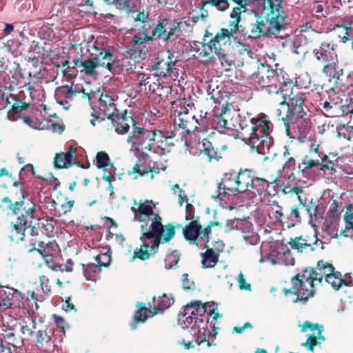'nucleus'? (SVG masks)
<instances>
[{"mask_svg":"<svg viewBox=\"0 0 353 353\" xmlns=\"http://www.w3.org/2000/svg\"><path fill=\"white\" fill-rule=\"evenodd\" d=\"M258 11L261 17L250 23L245 34L249 39L279 33L288 23L281 0H258Z\"/></svg>","mask_w":353,"mask_h":353,"instance_id":"f257e3e1","label":"nucleus"},{"mask_svg":"<svg viewBox=\"0 0 353 353\" xmlns=\"http://www.w3.org/2000/svg\"><path fill=\"white\" fill-rule=\"evenodd\" d=\"M217 305L213 302L203 304L199 301L191 302L184 307L183 313L179 314V321L183 329H189L191 334L197 345L205 342L208 347L212 344L207 337L210 336V332L207 328V323L205 322L203 314L208 313L213 319L216 320L221 315L216 312Z\"/></svg>","mask_w":353,"mask_h":353,"instance_id":"f03ea898","label":"nucleus"},{"mask_svg":"<svg viewBox=\"0 0 353 353\" xmlns=\"http://www.w3.org/2000/svg\"><path fill=\"white\" fill-rule=\"evenodd\" d=\"M270 123L264 114L259 118L252 117L248 113L239 116V125L242 130V139L248 141L258 154H267L272 146V140L269 134Z\"/></svg>","mask_w":353,"mask_h":353,"instance_id":"7ed1b4c3","label":"nucleus"},{"mask_svg":"<svg viewBox=\"0 0 353 353\" xmlns=\"http://www.w3.org/2000/svg\"><path fill=\"white\" fill-rule=\"evenodd\" d=\"M88 51L92 59L73 60L72 65H68V67L76 69L77 71L88 76L96 75L95 70L99 66L105 67L108 70L112 71L113 56L103 47L100 42L96 41L90 44L88 47Z\"/></svg>","mask_w":353,"mask_h":353,"instance_id":"20e7f679","label":"nucleus"},{"mask_svg":"<svg viewBox=\"0 0 353 353\" xmlns=\"http://www.w3.org/2000/svg\"><path fill=\"white\" fill-rule=\"evenodd\" d=\"M268 94L272 95V99L279 103V108L277 109V115L282 120V117L288 115L294 110L296 106L294 105L291 108V103L297 101L298 104H303L304 99L303 94L299 91L292 81L281 80V84L276 83L271 88H266Z\"/></svg>","mask_w":353,"mask_h":353,"instance_id":"39448f33","label":"nucleus"},{"mask_svg":"<svg viewBox=\"0 0 353 353\" xmlns=\"http://www.w3.org/2000/svg\"><path fill=\"white\" fill-rule=\"evenodd\" d=\"M141 232L140 248L134 251V256L141 260H146L154 255L160 243L169 242L175 235V228L171 224L166 225L163 232H154L151 230Z\"/></svg>","mask_w":353,"mask_h":353,"instance_id":"423d86ee","label":"nucleus"},{"mask_svg":"<svg viewBox=\"0 0 353 353\" xmlns=\"http://www.w3.org/2000/svg\"><path fill=\"white\" fill-rule=\"evenodd\" d=\"M35 205L32 201L22 192V198L8 206L17 216L15 222L12 223L11 238L15 241L23 240L24 232L26 230L27 220L33 218Z\"/></svg>","mask_w":353,"mask_h":353,"instance_id":"0eeeda50","label":"nucleus"},{"mask_svg":"<svg viewBox=\"0 0 353 353\" xmlns=\"http://www.w3.org/2000/svg\"><path fill=\"white\" fill-rule=\"evenodd\" d=\"M252 182V174L249 170L241 171L237 175L230 174L228 178L226 174L224 181L218 185V194H212V199L216 201H222L225 197L227 191H230L234 194L245 193L250 198Z\"/></svg>","mask_w":353,"mask_h":353,"instance_id":"6e6552de","label":"nucleus"},{"mask_svg":"<svg viewBox=\"0 0 353 353\" xmlns=\"http://www.w3.org/2000/svg\"><path fill=\"white\" fill-rule=\"evenodd\" d=\"M129 121L132 124V129L128 134L127 143L132 149L137 151H152L156 154L162 153V145H154L155 131L137 125L131 117Z\"/></svg>","mask_w":353,"mask_h":353,"instance_id":"1a4fd4ad","label":"nucleus"},{"mask_svg":"<svg viewBox=\"0 0 353 353\" xmlns=\"http://www.w3.org/2000/svg\"><path fill=\"white\" fill-rule=\"evenodd\" d=\"M297 101L294 103H291V108L296 106L294 110L288 115L282 117V121L285 126V132L290 138H295V136H291L290 128L297 129V139L303 143L305 142L309 137L310 132L311 123L307 118L305 117V113L303 110V103L298 104Z\"/></svg>","mask_w":353,"mask_h":353,"instance_id":"9d476101","label":"nucleus"},{"mask_svg":"<svg viewBox=\"0 0 353 353\" xmlns=\"http://www.w3.org/2000/svg\"><path fill=\"white\" fill-rule=\"evenodd\" d=\"M152 201H145L142 202L140 201L139 203L137 201H134V206L131 210L134 214L137 220L141 223V231L151 230L154 232H163L165 230V225L161 223V218L157 214L154 212L153 208L150 203Z\"/></svg>","mask_w":353,"mask_h":353,"instance_id":"9b49d317","label":"nucleus"},{"mask_svg":"<svg viewBox=\"0 0 353 353\" xmlns=\"http://www.w3.org/2000/svg\"><path fill=\"white\" fill-rule=\"evenodd\" d=\"M313 275L312 268H305L292 279L291 288L284 289V294L285 295L290 293L294 294L296 297L293 299L294 302L298 301H306L314 293Z\"/></svg>","mask_w":353,"mask_h":353,"instance_id":"f8f14e48","label":"nucleus"},{"mask_svg":"<svg viewBox=\"0 0 353 353\" xmlns=\"http://www.w3.org/2000/svg\"><path fill=\"white\" fill-rule=\"evenodd\" d=\"M159 76L170 77L174 81H183L184 72L177 61L176 57L170 50H163L158 54L153 65Z\"/></svg>","mask_w":353,"mask_h":353,"instance_id":"ddd939ff","label":"nucleus"},{"mask_svg":"<svg viewBox=\"0 0 353 353\" xmlns=\"http://www.w3.org/2000/svg\"><path fill=\"white\" fill-rule=\"evenodd\" d=\"M199 119L193 112H190L187 108H183L174 118L176 125L184 130L180 134L183 136L186 132L190 134L194 131L203 132L209 125L210 120L207 117V112L203 116L201 114Z\"/></svg>","mask_w":353,"mask_h":353,"instance_id":"4468645a","label":"nucleus"},{"mask_svg":"<svg viewBox=\"0 0 353 353\" xmlns=\"http://www.w3.org/2000/svg\"><path fill=\"white\" fill-rule=\"evenodd\" d=\"M114 99L108 94H101L99 99V108L108 119H111L114 130L118 134H125L130 129V124L127 118H118L119 121L114 117L117 112V108L114 103Z\"/></svg>","mask_w":353,"mask_h":353,"instance_id":"2eb2a0df","label":"nucleus"},{"mask_svg":"<svg viewBox=\"0 0 353 353\" xmlns=\"http://www.w3.org/2000/svg\"><path fill=\"white\" fill-rule=\"evenodd\" d=\"M153 301L157 302V305L153 309L147 308L141 303L137 304V310L134 315L135 323H144L148 318L152 317L159 312L169 308L174 303V298L172 294H163L162 296H159L157 299L154 296Z\"/></svg>","mask_w":353,"mask_h":353,"instance_id":"dca6fc26","label":"nucleus"},{"mask_svg":"<svg viewBox=\"0 0 353 353\" xmlns=\"http://www.w3.org/2000/svg\"><path fill=\"white\" fill-rule=\"evenodd\" d=\"M228 46L225 42L221 43L219 39H216V34L208 43H201L200 47L196 50V52L200 57L208 59L218 57L221 63L225 61L228 65H230L227 59L226 49Z\"/></svg>","mask_w":353,"mask_h":353,"instance_id":"f3484780","label":"nucleus"},{"mask_svg":"<svg viewBox=\"0 0 353 353\" xmlns=\"http://www.w3.org/2000/svg\"><path fill=\"white\" fill-rule=\"evenodd\" d=\"M283 77L281 73L279 74L268 65H261L259 67L258 71L252 75L254 83L261 85L265 91L266 88H271L276 83L280 85Z\"/></svg>","mask_w":353,"mask_h":353,"instance_id":"a211bd4d","label":"nucleus"},{"mask_svg":"<svg viewBox=\"0 0 353 353\" xmlns=\"http://www.w3.org/2000/svg\"><path fill=\"white\" fill-rule=\"evenodd\" d=\"M323 329V326L318 324H312L309 321L304 322L301 326V331L306 332L310 330L312 333L307 335L306 342L303 343L302 345L313 351L314 346L321 344L325 340L322 336Z\"/></svg>","mask_w":353,"mask_h":353,"instance_id":"6ab92c4d","label":"nucleus"},{"mask_svg":"<svg viewBox=\"0 0 353 353\" xmlns=\"http://www.w3.org/2000/svg\"><path fill=\"white\" fill-rule=\"evenodd\" d=\"M313 54L315 58L325 65L330 63L338 62L335 45L329 42H322L321 45L314 49Z\"/></svg>","mask_w":353,"mask_h":353,"instance_id":"aec40b11","label":"nucleus"},{"mask_svg":"<svg viewBox=\"0 0 353 353\" xmlns=\"http://www.w3.org/2000/svg\"><path fill=\"white\" fill-rule=\"evenodd\" d=\"M201 227L196 221H192L187 225L183 231L184 237L186 240L191 241L196 245V241L200 237L203 241L208 242L209 241V235L211 233V228L207 227L203 231L201 230Z\"/></svg>","mask_w":353,"mask_h":353,"instance_id":"412c9836","label":"nucleus"},{"mask_svg":"<svg viewBox=\"0 0 353 353\" xmlns=\"http://www.w3.org/2000/svg\"><path fill=\"white\" fill-rule=\"evenodd\" d=\"M337 63L334 62L325 65L322 72L329 78V81L332 82L336 88H343L346 85L345 76L344 75L343 69L339 67Z\"/></svg>","mask_w":353,"mask_h":353,"instance_id":"4be33fe9","label":"nucleus"},{"mask_svg":"<svg viewBox=\"0 0 353 353\" xmlns=\"http://www.w3.org/2000/svg\"><path fill=\"white\" fill-rule=\"evenodd\" d=\"M289 244L292 249L298 252H302L304 250L314 251L319 245H321V249L323 248L322 241L316 239L314 243H311L308 236L303 237V236L291 239Z\"/></svg>","mask_w":353,"mask_h":353,"instance_id":"5701e85b","label":"nucleus"},{"mask_svg":"<svg viewBox=\"0 0 353 353\" xmlns=\"http://www.w3.org/2000/svg\"><path fill=\"white\" fill-rule=\"evenodd\" d=\"M240 21L232 19L229 23V28H222L216 33V39H219L221 43H225L229 46L232 40L236 38V34L239 32Z\"/></svg>","mask_w":353,"mask_h":353,"instance_id":"b1692460","label":"nucleus"},{"mask_svg":"<svg viewBox=\"0 0 353 353\" xmlns=\"http://www.w3.org/2000/svg\"><path fill=\"white\" fill-rule=\"evenodd\" d=\"M77 148H70L69 151L61 152L54 157V166L56 168H67L77 163Z\"/></svg>","mask_w":353,"mask_h":353,"instance_id":"393cba45","label":"nucleus"},{"mask_svg":"<svg viewBox=\"0 0 353 353\" xmlns=\"http://www.w3.org/2000/svg\"><path fill=\"white\" fill-rule=\"evenodd\" d=\"M330 285L332 288L338 291L344 286H347L352 283V277L347 274L342 275L339 272H334L326 278L325 281Z\"/></svg>","mask_w":353,"mask_h":353,"instance_id":"a878e982","label":"nucleus"},{"mask_svg":"<svg viewBox=\"0 0 353 353\" xmlns=\"http://www.w3.org/2000/svg\"><path fill=\"white\" fill-rule=\"evenodd\" d=\"M148 174H150V179L151 180L153 179H154V172L150 169V167L147 162V159H146L145 157L139 158L137 161L132 170L131 171L128 172V174L130 176L136 174L132 176L133 179H137L138 177V176H145Z\"/></svg>","mask_w":353,"mask_h":353,"instance_id":"bb28decb","label":"nucleus"},{"mask_svg":"<svg viewBox=\"0 0 353 353\" xmlns=\"http://www.w3.org/2000/svg\"><path fill=\"white\" fill-rule=\"evenodd\" d=\"M218 247L216 248L218 252H216L212 248H208L205 253L201 254L202 267L203 268H210L215 266L218 261L219 252L223 248L222 242H218Z\"/></svg>","mask_w":353,"mask_h":353,"instance_id":"cd10ccee","label":"nucleus"},{"mask_svg":"<svg viewBox=\"0 0 353 353\" xmlns=\"http://www.w3.org/2000/svg\"><path fill=\"white\" fill-rule=\"evenodd\" d=\"M59 95L64 97L68 101L73 100L78 94H82L83 98L88 96L87 93L84 92V90L79 88L77 85H72L70 88L65 86L59 88L57 90Z\"/></svg>","mask_w":353,"mask_h":353,"instance_id":"c85d7f7f","label":"nucleus"},{"mask_svg":"<svg viewBox=\"0 0 353 353\" xmlns=\"http://www.w3.org/2000/svg\"><path fill=\"white\" fill-rule=\"evenodd\" d=\"M268 187V183L266 180L261 178H254L252 176L250 198L252 199L257 195H260Z\"/></svg>","mask_w":353,"mask_h":353,"instance_id":"c756f323","label":"nucleus"},{"mask_svg":"<svg viewBox=\"0 0 353 353\" xmlns=\"http://www.w3.org/2000/svg\"><path fill=\"white\" fill-rule=\"evenodd\" d=\"M181 33L180 23L176 21L166 20V36L164 41H168L177 38Z\"/></svg>","mask_w":353,"mask_h":353,"instance_id":"7c9ffc66","label":"nucleus"},{"mask_svg":"<svg viewBox=\"0 0 353 353\" xmlns=\"http://www.w3.org/2000/svg\"><path fill=\"white\" fill-rule=\"evenodd\" d=\"M36 342L37 346L45 349H50L52 346V340L50 332L47 330H39L36 333Z\"/></svg>","mask_w":353,"mask_h":353,"instance_id":"2f4dec72","label":"nucleus"},{"mask_svg":"<svg viewBox=\"0 0 353 353\" xmlns=\"http://www.w3.org/2000/svg\"><path fill=\"white\" fill-rule=\"evenodd\" d=\"M343 220L345 225L343 231V236L345 237L353 236V209L348 207L344 214Z\"/></svg>","mask_w":353,"mask_h":353,"instance_id":"473e14b6","label":"nucleus"},{"mask_svg":"<svg viewBox=\"0 0 353 353\" xmlns=\"http://www.w3.org/2000/svg\"><path fill=\"white\" fill-rule=\"evenodd\" d=\"M82 268L85 279L94 281L97 280V276L101 270L100 267L94 263H88L86 265L82 264Z\"/></svg>","mask_w":353,"mask_h":353,"instance_id":"72a5a7b5","label":"nucleus"},{"mask_svg":"<svg viewBox=\"0 0 353 353\" xmlns=\"http://www.w3.org/2000/svg\"><path fill=\"white\" fill-rule=\"evenodd\" d=\"M282 192L285 194H295L297 196V199L299 201V205L303 207V201L301 196L303 192V188L298 184L296 183L294 185H283Z\"/></svg>","mask_w":353,"mask_h":353,"instance_id":"f704fd0d","label":"nucleus"},{"mask_svg":"<svg viewBox=\"0 0 353 353\" xmlns=\"http://www.w3.org/2000/svg\"><path fill=\"white\" fill-rule=\"evenodd\" d=\"M210 5L206 3V1L202 2L201 5L196 6L194 9L190 12L191 17L197 21L199 19L204 20L208 17V12L204 8L205 5Z\"/></svg>","mask_w":353,"mask_h":353,"instance_id":"c9c22d12","label":"nucleus"},{"mask_svg":"<svg viewBox=\"0 0 353 353\" xmlns=\"http://www.w3.org/2000/svg\"><path fill=\"white\" fill-rule=\"evenodd\" d=\"M277 258L278 265H292L294 263V259L289 250L278 252Z\"/></svg>","mask_w":353,"mask_h":353,"instance_id":"e433bc0d","label":"nucleus"},{"mask_svg":"<svg viewBox=\"0 0 353 353\" xmlns=\"http://www.w3.org/2000/svg\"><path fill=\"white\" fill-rule=\"evenodd\" d=\"M325 231L332 238H339L343 236L344 229L339 228L336 221H332L330 225H326Z\"/></svg>","mask_w":353,"mask_h":353,"instance_id":"4c0bfd02","label":"nucleus"},{"mask_svg":"<svg viewBox=\"0 0 353 353\" xmlns=\"http://www.w3.org/2000/svg\"><path fill=\"white\" fill-rule=\"evenodd\" d=\"M316 269L319 270L318 274L323 275L325 280L328 276L334 272V267L331 264L323 261L318 263Z\"/></svg>","mask_w":353,"mask_h":353,"instance_id":"58836bf2","label":"nucleus"},{"mask_svg":"<svg viewBox=\"0 0 353 353\" xmlns=\"http://www.w3.org/2000/svg\"><path fill=\"white\" fill-rule=\"evenodd\" d=\"M202 148H200V150L203 152L204 154L207 155L210 160L216 157V152L213 147H212L211 143L203 139L202 141Z\"/></svg>","mask_w":353,"mask_h":353,"instance_id":"ea45409f","label":"nucleus"},{"mask_svg":"<svg viewBox=\"0 0 353 353\" xmlns=\"http://www.w3.org/2000/svg\"><path fill=\"white\" fill-rule=\"evenodd\" d=\"M336 28L342 30L343 32H339V38L343 43H346L350 39V32L352 30L350 24L346 25H336Z\"/></svg>","mask_w":353,"mask_h":353,"instance_id":"a19ab883","label":"nucleus"},{"mask_svg":"<svg viewBox=\"0 0 353 353\" xmlns=\"http://www.w3.org/2000/svg\"><path fill=\"white\" fill-rule=\"evenodd\" d=\"M176 136V132H172L170 135L165 136L161 132H157L155 131V139L154 140V145H162L163 151L161 154L164 153V150H165L164 146L165 145L164 142L166 141L168 139L173 138Z\"/></svg>","mask_w":353,"mask_h":353,"instance_id":"79ce46f5","label":"nucleus"},{"mask_svg":"<svg viewBox=\"0 0 353 353\" xmlns=\"http://www.w3.org/2000/svg\"><path fill=\"white\" fill-rule=\"evenodd\" d=\"M172 193L178 196V203L180 206L184 203H188V197L183 190H182L178 184L172 185L171 188Z\"/></svg>","mask_w":353,"mask_h":353,"instance_id":"37998d69","label":"nucleus"},{"mask_svg":"<svg viewBox=\"0 0 353 353\" xmlns=\"http://www.w3.org/2000/svg\"><path fill=\"white\" fill-rule=\"evenodd\" d=\"M243 239L250 245H256L259 242V236L253 231H243Z\"/></svg>","mask_w":353,"mask_h":353,"instance_id":"c03bdc74","label":"nucleus"},{"mask_svg":"<svg viewBox=\"0 0 353 353\" xmlns=\"http://www.w3.org/2000/svg\"><path fill=\"white\" fill-rule=\"evenodd\" d=\"M319 164V161L318 160L310 159L307 157H305L303 162L299 164L298 170L299 172H305L307 169L317 166Z\"/></svg>","mask_w":353,"mask_h":353,"instance_id":"a18cd8bd","label":"nucleus"},{"mask_svg":"<svg viewBox=\"0 0 353 353\" xmlns=\"http://www.w3.org/2000/svg\"><path fill=\"white\" fill-rule=\"evenodd\" d=\"M211 123L220 132H223L226 128L227 121L221 115H214Z\"/></svg>","mask_w":353,"mask_h":353,"instance_id":"49530a36","label":"nucleus"},{"mask_svg":"<svg viewBox=\"0 0 353 353\" xmlns=\"http://www.w3.org/2000/svg\"><path fill=\"white\" fill-rule=\"evenodd\" d=\"M94 259L97 263V265H99L101 269L102 266H108L111 262V256L108 252L97 255Z\"/></svg>","mask_w":353,"mask_h":353,"instance_id":"de8ad7c7","label":"nucleus"},{"mask_svg":"<svg viewBox=\"0 0 353 353\" xmlns=\"http://www.w3.org/2000/svg\"><path fill=\"white\" fill-rule=\"evenodd\" d=\"M142 28L143 29V30L139 34L134 35L132 39L131 42L134 46H137L138 44H142L145 41L150 39V37L148 36L146 33L145 25L142 26Z\"/></svg>","mask_w":353,"mask_h":353,"instance_id":"09e8293b","label":"nucleus"},{"mask_svg":"<svg viewBox=\"0 0 353 353\" xmlns=\"http://www.w3.org/2000/svg\"><path fill=\"white\" fill-rule=\"evenodd\" d=\"M154 78H151L150 76L145 74H141L139 77V85L140 87V91L141 92H148V87L150 83Z\"/></svg>","mask_w":353,"mask_h":353,"instance_id":"8fccbe9b","label":"nucleus"},{"mask_svg":"<svg viewBox=\"0 0 353 353\" xmlns=\"http://www.w3.org/2000/svg\"><path fill=\"white\" fill-rule=\"evenodd\" d=\"M152 32L153 37L161 38L164 40V37L166 36V21L157 25Z\"/></svg>","mask_w":353,"mask_h":353,"instance_id":"3c124183","label":"nucleus"},{"mask_svg":"<svg viewBox=\"0 0 353 353\" xmlns=\"http://www.w3.org/2000/svg\"><path fill=\"white\" fill-rule=\"evenodd\" d=\"M109 157L105 152H99L96 156L97 166L99 168H103L108 166L109 162Z\"/></svg>","mask_w":353,"mask_h":353,"instance_id":"603ef678","label":"nucleus"},{"mask_svg":"<svg viewBox=\"0 0 353 353\" xmlns=\"http://www.w3.org/2000/svg\"><path fill=\"white\" fill-rule=\"evenodd\" d=\"M206 3H209L210 6L221 12L225 11L230 6L227 0H207Z\"/></svg>","mask_w":353,"mask_h":353,"instance_id":"864d4df0","label":"nucleus"},{"mask_svg":"<svg viewBox=\"0 0 353 353\" xmlns=\"http://www.w3.org/2000/svg\"><path fill=\"white\" fill-rule=\"evenodd\" d=\"M261 263H269L271 265H278L277 254L270 253L263 255L261 254V258L259 259Z\"/></svg>","mask_w":353,"mask_h":353,"instance_id":"5fc2aeb1","label":"nucleus"},{"mask_svg":"<svg viewBox=\"0 0 353 353\" xmlns=\"http://www.w3.org/2000/svg\"><path fill=\"white\" fill-rule=\"evenodd\" d=\"M308 212L310 213L311 219L310 223L312 226H315V222H316L319 219L323 218V212H321V209L315 208L314 209H308Z\"/></svg>","mask_w":353,"mask_h":353,"instance_id":"6e6d98bb","label":"nucleus"},{"mask_svg":"<svg viewBox=\"0 0 353 353\" xmlns=\"http://www.w3.org/2000/svg\"><path fill=\"white\" fill-rule=\"evenodd\" d=\"M243 224V221L240 219L228 220L225 224V231H230L233 229L239 230Z\"/></svg>","mask_w":353,"mask_h":353,"instance_id":"4d7b16f0","label":"nucleus"},{"mask_svg":"<svg viewBox=\"0 0 353 353\" xmlns=\"http://www.w3.org/2000/svg\"><path fill=\"white\" fill-rule=\"evenodd\" d=\"M247 8L245 6H236L234 8L230 13V18L232 19H237L241 21V14L246 12Z\"/></svg>","mask_w":353,"mask_h":353,"instance_id":"13d9d810","label":"nucleus"},{"mask_svg":"<svg viewBox=\"0 0 353 353\" xmlns=\"http://www.w3.org/2000/svg\"><path fill=\"white\" fill-rule=\"evenodd\" d=\"M237 283H238V285L241 290H248V291L251 290L250 284L246 282L245 278L241 272L239 274V276L237 278Z\"/></svg>","mask_w":353,"mask_h":353,"instance_id":"bf43d9fd","label":"nucleus"},{"mask_svg":"<svg viewBox=\"0 0 353 353\" xmlns=\"http://www.w3.org/2000/svg\"><path fill=\"white\" fill-rule=\"evenodd\" d=\"M159 90H163V87L159 83L151 81L148 87V91L156 94L158 96H161L162 93L159 92Z\"/></svg>","mask_w":353,"mask_h":353,"instance_id":"052dcab7","label":"nucleus"},{"mask_svg":"<svg viewBox=\"0 0 353 353\" xmlns=\"http://www.w3.org/2000/svg\"><path fill=\"white\" fill-rule=\"evenodd\" d=\"M172 259H173V261H172L170 263L167 264L166 266H165V268H167V269H172L178 263L179 256H178V254H177L176 251L173 252L172 254L170 256H168L167 259H165V261L168 262V261Z\"/></svg>","mask_w":353,"mask_h":353,"instance_id":"680f3d73","label":"nucleus"},{"mask_svg":"<svg viewBox=\"0 0 353 353\" xmlns=\"http://www.w3.org/2000/svg\"><path fill=\"white\" fill-rule=\"evenodd\" d=\"M237 48L239 52L243 56H247L248 57H252V52L250 50L249 47L240 43H237Z\"/></svg>","mask_w":353,"mask_h":353,"instance_id":"e2e57ef3","label":"nucleus"},{"mask_svg":"<svg viewBox=\"0 0 353 353\" xmlns=\"http://www.w3.org/2000/svg\"><path fill=\"white\" fill-rule=\"evenodd\" d=\"M308 141L310 142V151L319 154V143L311 135H309Z\"/></svg>","mask_w":353,"mask_h":353,"instance_id":"0e129e2a","label":"nucleus"},{"mask_svg":"<svg viewBox=\"0 0 353 353\" xmlns=\"http://www.w3.org/2000/svg\"><path fill=\"white\" fill-rule=\"evenodd\" d=\"M181 283L183 289L185 290H190L192 286L194 285L193 281H191L188 279V274H183L181 277Z\"/></svg>","mask_w":353,"mask_h":353,"instance_id":"69168bd1","label":"nucleus"},{"mask_svg":"<svg viewBox=\"0 0 353 353\" xmlns=\"http://www.w3.org/2000/svg\"><path fill=\"white\" fill-rule=\"evenodd\" d=\"M56 101L57 103H59L60 105L63 106V108L65 110H68L70 106V101H68L66 99H64V97H61V95H59L57 92L56 91L55 94Z\"/></svg>","mask_w":353,"mask_h":353,"instance_id":"338daca9","label":"nucleus"},{"mask_svg":"<svg viewBox=\"0 0 353 353\" xmlns=\"http://www.w3.org/2000/svg\"><path fill=\"white\" fill-rule=\"evenodd\" d=\"M346 85L344 88H349L353 87V72H349L345 79Z\"/></svg>","mask_w":353,"mask_h":353,"instance_id":"774afa93","label":"nucleus"}]
</instances>
